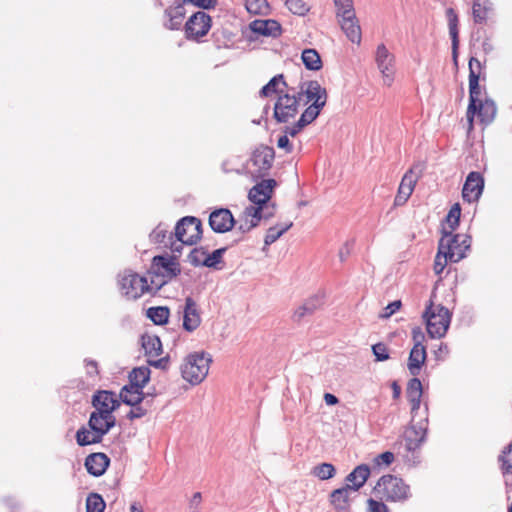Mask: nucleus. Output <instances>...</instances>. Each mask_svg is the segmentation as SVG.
I'll use <instances>...</instances> for the list:
<instances>
[{"label":"nucleus","mask_w":512,"mask_h":512,"mask_svg":"<svg viewBox=\"0 0 512 512\" xmlns=\"http://www.w3.org/2000/svg\"><path fill=\"white\" fill-rule=\"evenodd\" d=\"M426 347L413 346L408 358V370L411 375L417 376L426 361Z\"/></svg>","instance_id":"29"},{"label":"nucleus","mask_w":512,"mask_h":512,"mask_svg":"<svg viewBox=\"0 0 512 512\" xmlns=\"http://www.w3.org/2000/svg\"><path fill=\"white\" fill-rule=\"evenodd\" d=\"M367 508L369 512H389V509L384 502L372 498L367 500Z\"/></svg>","instance_id":"53"},{"label":"nucleus","mask_w":512,"mask_h":512,"mask_svg":"<svg viewBox=\"0 0 512 512\" xmlns=\"http://www.w3.org/2000/svg\"><path fill=\"white\" fill-rule=\"evenodd\" d=\"M417 180L418 178L412 170H409L404 174L395 197L396 205H403L408 201L414 191Z\"/></svg>","instance_id":"23"},{"label":"nucleus","mask_w":512,"mask_h":512,"mask_svg":"<svg viewBox=\"0 0 512 512\" xmlns=\"http://www.w3.org/2000/svg\"><path fill=\"white\" fill-rule=\"evenodd\" d=\"M312 312V309L311 308H308L307 305H302L300 307H298L295 312H294V317L300 319L302 317H304L306 314H309Z\"/></svg>","instance_id":"59"},{"label":"nucleus","mask_w":512,"mask_h":512,"mask_svg":"<svg viewBox=\"0 0 512 512\" xmlns=\"http://www.w3.org/2000/svg\"><path fill=\"white\" fill-rule=\"evenodd\" d=\"M338 23L346 38L357 47L362 41V31L356 14L338 18Z\"/></svg>","instance_id":"18"},{"label":"nucleus","mask_w":512,"mask_h":512,"mask_svg":"<svg viewBox=\"0 0 512 512\" xmlns=\"http://www.w3.org/2000/svg\"><path fill=\"white\" fill-rule=\"evenodd\" d=\"M147 413L146 409L138 405L132 406V409L128 413V418L133 420L145 416Z\"/></svg>","instance_id":"57"},{"label":"nucleus","mask_w":512,"mask_h":512,"mask_svg":"<svg viewBox=\"0 0 512 512\" xmlns=\"http://www.w3.org/2000/svg\"><path fill=\"white\" fill-rule=\"evenodd\" d=\"M292 225L293 223L291 221H287L270 227L265 235V245H271L276 242L286 231L292 227Z\"/></svg>","instance_id":"41"},{"label":"nucleus","mask_w":512,"mask_h":512,"mask_svg":"<svg viewBox=\"0 0 512 512\" xmlns=\"http://www.w3.org/2000/svg\"><path fill=\"white\" fill-rule=\"evenodd\" d=\"M401 308V301L397 300V301H393L391 303H389L385 308H384V312L382 314V317L383 318H389L390 316H392L394 313H396L399 309Z\"/></svg>","instance_id":"55"},{"label":"nucleus","mask_w":512,"mask_h":512,"mask_svg":"<svg viewBox=\"0 0 512 512\" xmlns=\"http://www.w3.org/2000/svg\"><path fill=\"white\" fill-rule=\"evenodd\" d=\"M110 460L104 453H93L87 456L85 467L89 474L99 477L105 473Z\"/></svg>","instance_id":"25"},{"label":"nucleus","mask_w":512,"mask_h":512,"mask_svg":"<svg viewBox=\"0 0 512 512\" xmlns=\"http://www.w3.org/2000/svg\"><path fill=\"white\" fill-rule=\"evenodd\" d=\"M375 63L384 86L391 87L396 78L395 56L384 44H379L375 51Z\"/></svg>","instance_id":"10"},{"label":"nucleus","mask_w":512,"mask_h":512,"mask_svg":"<svg viewBox=\"0 0 512 512\" xmlns=\"http://www.w3.org/2000/svg\"><path fill=\"white\" fill-rule=\"evenodd\" d=\"M323 398H324V402L328 406H334V405L338 404V402H339L338 398L334 394H331V393H325Z\"/></svg>","instance_id":"60"},{"label":"nucleus","mask_w":512,"mask_h":512,"mask_svg":"<svg viewBox=\"0 0 512 512\" xmlns=\"http://www.w3.org/2000/svg\"><path fill=\"white\" fill-rule=\"evenodd\" d=\"M209 225L213 231L225 233L235 225V219L230 210L220 208L210 214Z\"/></svg>","instance_id":"17"},{"label":"nucleus","mask_w":512,"mask_h":512,"mask_svg":"<svg viewBox=\"0 0 512 512\" xmlns=\"http://www.w3.org/2000/svg\"><path fill=\"white\" fill-rule=\"evenodd\" d=\"M176 238L185 245L196 244L202 236V225L195 217L182 218L175 227Z\"/></svg>","instance_id":"11"},{"label":"nucleus","mask_w":512,"mask_h":512,"mask_svg":"<svg viewBox=\"0 0 512 512\" xmlns=\"http://www.w3.org/2000/svg\"><path fill=\"white\" fill-rule=\"evenodd\" d=\"M492 8L489 0H475L472 6L473 19L476 23H483L488 18V13Z\"/></svg>","instance_id":"39"},{"label":"nucleus","mask_w":512,"mask_h":512,"mask_svg":"<svg viewBox=\"0 0 512 512\" xmlns=\"http://www.w3.org/2000/svg\"><path fill=\"white\" fill-rule=\"evenodd\" d=\"M201 324V316L195 301L188 297L185 300V307L183 310V328L192 332L196 330Z\"/></svg>","instance_id":"22"},{"label":"nucleus","mask_w":512,"mask_h":512,"mask_svg":"<svg viewBox=\"0 0 512 512\" xmlns=\"http://www.w3.org/2000/svg\"><path fill=\"white\" fill-rule=\"evenodd\" d=\"M87 372L89 374H96L97 373V365L93 361H88L86 363Z\"/></svg>","instance_id":"61"},{"label":"nucleus","mask_w":512,"mask_h":512,"mask_svg":"<svg viewBox=\"0 0 512 512\" xmlns=\"http://www.w3.org/2000/svg\"><path fill=\"white\" fill-rule=\"evenodd\" d=\"M93 406L96 412L113 415V412L119 407L120 402L116 394L110 391H98L93 396Z\"/></svg>","instance_id":"16"},{"label":"nucleus","mask_w":512,"mask_h":512,"mask_svg":"<svg viewBox=\"0 0 512 512\" xmlns=\"http://www.w3.org/2000/svg\"><path fill=\"white\" fill-rule=\"evenodd\" d=\"M130 510H131V512H144L142 506L137 503H133L130 506Z\"/></svg>","instance_id":"63"},{"label":"nucleus","mask_w":512,"mask_h":512,"mask_svg":"<svg viewBox=\"0 0 512 512\" xmlns=\"http://www.w3.org/2000/svg\"><path fill=\"white\" fill-rule=\"evenodd\" d=\"M277 147L284 150L287 153L292 152L293 147L290 144V140L288 138V135H281L277 140Z\"/></svg>","instance_id":"56"},{"label":"nucleus","mask_w":512,"mask_h":512,"mask_svg":"<svg viewBox=\"0 0 512 512\" xmlns=\"http://www.w3.org/2000/svg\"><path fill=\"white\" fill-rule=\"evenodd\" d=\"M311 474L321 480H329L336 475V468L331 463H320L312 468Z\"/></svg>","instance_id":"42"},{"label":"nucleus","mask_w":512,"mask_h":512,"mask_svg":"<svg viewBox=\"0 0 512 512\" xmlns=\"http://www.w3.org/2000/svg\"><path fill=\"white\" fill-rule=\"evenodd\" d=\"M394 461V454L390 451H386V452H383L379 455H377L374 459H373V464L374 466L376 467H382V466H389L393 463Z\"/></svg>","instance_id":"51"},{"label":"nucleus","mask_w":512,"mask_h":512,"mask_svg":"<svg viewBox=\"0 0 512 512\" xmlns=\"http://www.w3.org/2000/svg\"><path fill=\"white\" fill-rule=\"evenodd\" d=\"M286 8L294 15L304 16L310 11V6L304 0H285Z\"/></svg>","instance_id":"45"},{"label":"nucleus","mask_w":512,"mask_h":512,"mask_svg":"<svg viewBox=\"0 0 512 512\" xmlns=\"http://www.w3.org/2000/svg\"><path fill=\"white\" fill-rule=\"evenodd\" d=\"M170 311L167 307H151L147 310V317L157 325H164L168 322Z\"/></svg>","instance_id":"43"},{"label":"nucleus","mask_w":512,"mask_h":512,"mask_svg":"<svg viewBox=\"0 0 512 512\" xmlns=\"http://www.w3.org/2000/svg\"><path fill=\"white\" fill-rule=\"evenodd\" d=\"M370 475V468L366 464L358 465L346 477V487L353 492L358 491L366 483Z\"/></svg>","instance_id":"26"},{"label":"nucleus","mask_w":512,"mask_h":512,"mask_svg":"<svg viewBox=\"0 0 512 512\" xmlns=\"http://www.w3.org/2000/svg\"><path fill=\"white\" fill-rule=\"evenodd\" d=\"M150 279L163 282L166 284L175 277L179 272V265L173 257L155 256L152 261Z\"/></svg>","instance_id":"13"},{"label":"nucleus","mask_w":512,"mask_h":512,"mask_svg":"<svg viewBox=\"0 0 512 512\" xmlns=\"http://www.w3.org/2000/svg\"><path fill=\"white\" fill-rule=\"evenodd\" d=\"M212 356L204 351H196L188 354L180 366L182 378L195 386L202 383L210 370Z\"/></svg>","instance_id":"3"},{"label":"nucleus","mask_w":512,"mask_h":512,"mask_svg":"<svg viewBox=\"0 0 512 512\" xmlns=\"http://www.w3.org/2000/svg\"><path fill=\"white\" fill-rule=\"evenodd\" d=\"M275 186V180L266 179L257 183L250 189L248 198L255 205V208H260V211H263L264 206L267 205L272 196Z\"/></svg>","instance_id":"14"},{"label":"nucleus","mask_w":512,"mask_h":512,"mask_svg":"<svg viewBox=\"0 0 512 512\" xmlns=\"http://www.w3.org/2000/svg\"><path fill=\"white\" fill-rule=\"evenodd\" d=\"M300 109V99L296 95L284 93L278 96L274 104V117L277 122L286 123L294 119Z\"/></svg>","instance_id":"12"},{"label":"nucleus","mask_w":512,"mask_h":512,"mask_svg":"<svg viewBox=\"0 0 512 512\" xmlns=\"http://www.w3.org/2000/svg\"><path fill=\"white\" fill-rule=\"evenodd\" d=\"M343 250H344V248H342V249L340 250V252H339V256H340V259H341L342 261H343V260L346 258V256L349 254V250H348V249H347L346 253H345Z\"/></svg>","instance_id":"64"},{"label":"nucleus","mask_w":512,"mask_h":512,"mask_svg":"<svg viewBox=\"0 0 512 512\" xmlns=\"http://www.w3.org/2000/svg\"><path fill=\"white\" fill-rule=\"evenodd\" d=\"M460 216H461L460 204L455 203L451 206V208L445 218L444 224L442 226V234L444 232L453 233L459 226Z\"/></svg>","instance_id":"34"},{"label":"nucleus","mask_w":512,"mask_h":512,"mask_svg":"<svg viewBox=\"0 0 512 512\" xmlns=\"http://www.w3.org/2000/svg\"><path fill=\"white\" fill-rule=\"evenodd\" d=\"M500 461L503 473L512 475V444L503 451Z\"/></svg>","instance_id":"49"},{"label":"nucleus","mask_w":512,"mask_h":512,"mask_svg":"<svg viewBox=\"0 0 512 512\" xmlns=\"http://www.w3.org/2000/svg\"><path fill=\"white\" fill-rule=\"evenodd\" d=\"M120 398L123 403L129 406H135L142 402L144 393L142 389L128 384L122 388L120 392Z\"/></svg>","instance_id":"32"},{"label":"nucleus","mask_w":512,"mask_h":512,"mask_svg":"<svg viewBox=\"0 0 512 512\" xmlns=\"http://www.w3.org/2000/svg\"><path fill=\"white\" fill-rule=\"evenodd\" d=\"M142 347L148 358V363L159 367L162 360L158 357L162 354V343L157 335L144 334L142 336Z\"/></svg>","instance_id":"19"},{"label":"nucleus","mask_w":512,"mask_h":512,"mask_svg":"<svg viewBox=\"0 0 512 512\" xmlns=\"http://www.w3.org/2000/svg\"><path fill=\"white\" fill-rule=\"evenodd\" d=\"M106 503L98 493H90L86 499V512H104Z\"/></svg>","instance_id":"44"},{"label":"nucleus","mask_w":512,"mask_h":512,"mask_svg":"<svg viewBox=\"0 0 512 512\" xmlns=\"http://www.w3.org/2000/svg\"><path fill=\"white\" fill-rule=\"evenodd\" d=\"M423 320L429 337L440 339L446 335L449 329L451 314L446 307L441 304L436 305L431 300L423 313Z\"/></svg>","instance_id":"5"},{"label":"nucleus","mask_w":512,"mask_h":512,"mask_svg":"<svg viewBox=\"0 0 512 512\" xmlns=\"http://www.w3.org/2000/svg\"><path fill=\"white\" fill-rule=\"evenodd\" d=\"M471 246V238L467 234L444 232L439 240L438 248L445 252L452 263L464 259Z\"/></svg>","instance_id":"8"},{"label":"nucleus","mask_w":512,"mask_h":512,"mask_svg":"<svg viewBox=\"0 0 512 512\" xmlns=\"http://www.w3.org/2000/svg\"><path fill=\"white\" fill-rule=\"evenodd\" d=\"M186 16L185 4L181 2L174 3L164 11V26L169 30H178L183 25Z\"/></svg>","instance_id":"20"},{"label":"nucleus","mask_w":512,"mask_h":512,"mask_svg":"<svg viewBox=\"0 0 512 512\" xmlns=\"http://www.w3.org/2000/svg\"><path fill=\"white\" fill-rule=\"evenodd\" d=\"M425 431L422 429H417L415 427H410L405 432V442L408 450L413 451L417 449L420 444L424 441Z\"/></svg>","instance_id":"40"},{"label":"nucleus","mask_w":512,"mask_h":512,"mask_svg":"<svg viewBox=\"0 0 512 512\" xmlns=\"http://www.w3.org/2000/svg\"><path fill=\"white\" fill-rule=\"evenodd\" d=\"M286 87V82L282 74L276 75L270 79V81L264 85L260 91V94L264 97L272 96L276 93H283Z\"/></svg>","instance_id":"37"},{"label":"nucleus","mask_w":512,"mask_h":512,"mask_svg":"<svg viewBox=\"0 0 512 512\" xmlns=\"http://www.w3.org/2000/svg\"><path fill=\"white\" fill-rule=\"evenodd\" d=\"M449 262H452V260L448 259V256L445 254V252L438 248L433 264L434 273L440 276Z\"/></svg>","instance_id":"47"},{"label":"nucleus","mask_w":512,"mask_h":512,"mask_svg":"<svg viewBox=\"0 0 512 512\" xmlns=\"http://www.w3.org/2000/svg\"><path fill=\"white\" fill-rule=\"evenodd\" d=\"M249 29L258 35L277 38L282 34L281 24L274 19H257L249 24Z\"/></svg>","instance_id":"21"},{"label":"nucleus","mask_w":512,"mask_h":512,"mask_svg":"<svg viewBox=\"0 0 512 512\" xmlns=\"http://www.w3.org/2000/svg\"><path fill=\"white\" fill-rule=\"evenodd\" d=\"M212 28V17L205 11H196L184 23V36L188 41L200 42Z\"/></svg>","instance_id":"9"},{"label":"nucleus","mask_w":512,"mask_h":512,"mask_svg":"<svg viewBox=\"0 0 512 512\" xmlns=\"http://www.w3.org/2000/svg\"><path fill=\"white\" fill-rule=\"evenodd\" d=\"M301 60L305 68L310 71H319L323 66L322 59L315 49H304Z\"/></svg>","instance_id":"33"},{"label":"nucleus","mask_w":512,"mask_h":512,"mask_svg":"<svg viewBox=\"0 0 512 512\" xmlns=\"http://www.w3.org/2000/svg\"><path fill=\"white\" fill-rule=\"evenodd\" d=\"M449 354V347L445 343H441L438 348L434 351L435 358L437 360H444Z\"/></svg>","instance_id":"58"},{"label":"nucleus","mask_w":512,"mask_h":512,"mask_svg":"<svg viewBox=\"0 0 512 512\" xmlns=\"http://www.w3.org/2000/svg\"><path fill=\"white\" fill-rule=\"evenodd\" d=\"M336 7V17L341 18L355 14L353 0H333Z\"/></svg>","instance_id":"46"},{"label":"nucleus","mask_w":512,"mask_h":512,"mask_svg":"<svg viewBox=\"0 0 512 512\" xmlns=\"http://www.w3.org/2000/svg\"><path fill=\"white\" fill-rule=\"evenodd\" d=\"M274 160V151L268 146H260L253 152L252 162L258 171L268 170Z\"/></svg>","instance_id":"27"},{"label":"nucleus","mask_w":512,"mask_h":512,"mask_svg":"<svg viewBox=\"0 0 512 512\" xmlns=\"http://www.w3.org/2000/svg\"><path fill=\"white\" fill-rule=\"evenodd\" d=\"M298 98H302L307 108L302 112L305 119L315 121L325 107L328 93L324 86L317 80H310L302 84Z\"/></svg>","instance_id":"4"},{"label":"nucleus","mask_w":512,"mask_h":512,"mask_svg":"<svg viewBox=\"0 0 512 512\" xmlns=\"http://www.w3.org/2000/svg\"><path fill=\"white\" fill-rule=\"evenodd\" d=\"M353 491L349 487H342L332 491L330 494V503L336 509L340 511H346L350 506V496Z\"/></svg>","instance_id":"30"},{"label":"nucleus","mask_w":512,"mask_h":512,"mask_svg":"<svg viewBox=\"0 0 512 512\" xmlns=\"http://www.w3.org/2000/svg\"><path fill=\"white\" fill-rule=\"evenodd\" d=\"M246 11L251 15L268 16L272 12V7L268 0H245Z\"/></svg>","instance_id":"35"},{"label":"nucleus","mask_w":512,"mask_h":512,"mask_svg":"<svg viewBox=\"0 0 512 512\" xmlns=\"http://www.w3.org/2000/svg\"><path fill=\"white\" fill-rule=\"evenodd\" d=\"M373 491L381 500L389 502H404L411 496L410 486L403 479L390 474L382 476Z\"/></svg>","instance_id":"6"},{"label":"nucleus","mask_w":512,"mask_h":512,"mask_svg":"<svg viewBox=\"0 0 512 512\" xmlns=\"http://www.w3.org/2000/svg\"><path fill=\"white\" fill-rule=\"evenodd\" d=\"M484 179L478 172H470L462 189V197L465 201L476 202L482 195Z\"/></svg>","instance_id":"15"},{"label":"nucleus","mask_w":512,"mask_h":512,"mask_svg":"<svg viewBox=\"0 0 512 512\" xmlns=\"http://www.w3.org/2000/svg\"><path fill=\"white\" fill-rule=\"evenodd\" d=\"M150 369L148 367L134 368L129 374V384L143 390L150 380Z\"/></svg>","instance_id":"38"},{"label":"nucleus","mask_w":512,"mask_h":512,"mask_svg":"<svg viewBox=\"0 0 512 512\" xmlns=\"http://www.w3.org/2000/svg\"><path fill=\"white\" fill-rule=\"evenodd\" d=\"M411 334H412V339L414 342L413 346L425 347L423 344V342L425 340V335L420 327L413 328Z\"/></svg>","instance_id":"54"},{"label":"nucleus","mask_w":512,"mask_h":512,"mask_svg":"<svg viewBox=\"0 0 512 512\" xmlns=\"http://www.w3.org/2000/svg\"><path fill=\"white\" fill-rule=\"evenodd\" d=\"M422 394L423 387L421 381L416 377L409 380L407 385V399L411 405L412 413L420 409Z\"/></svg>","instance_id":"28"},{"label":"nucleus","mask_w":512,"mask_h":512,"mask_svg":"<svg viewBox=\"0 0 512 512\" xmlns=\"http://www.w3.org/2000/svg\"><path fill=\"white\" fill-rule=\"evenodd\" d=\"M372 352L377 361H386L389 359V351L385 344L376 343L372 346Z\"/></svg>","instance_id":"52"},{"label":"nucleus","mask_w":512,"mask_h":512,"mask_svg":"<svg viewBox=\"0 0 512 512\" xmlns=\"http://www.w3.org/2000/svg\"><path fill=\"white\" fill-rule=\"evenodd\" d=\"M116 419L114 415H106L92 412L88 421V428L82 427L76 433V440L80 446L99 443L103 436L114 427Z\"/></svg>","instance_id":"2"},{"label":"nucleus","mask_w":512,"mask_h":512,"mask_svg":"<svg viewBox=\"0 0 512 512\" xmlns=\"http://www.w3.org/2000/svg\"><path fill=\"white\" fill-rule=\"evenodd\" d=\"M262 216L263 213L260 211V208H255L254 206L246 207L239 216L238 229L244 233L249 232L259 224Z\"/></svg>","instance_id":"24"},{"label":"nucleus","mask_w":512,"mask_h":512,"mask_svg":"<svg viewBox=\"0 0 512 512\" xmlns=\"http://www.w3.org/2000/svg\"><path fill=\"white\" fill-rule=\"evenodd\" d=\"M313 121L305 119V116L302 114L300 115V118L298 121L292 125L288 126L284 129V135H288V138L295 137L304 127L311 124Z\"/></svg>","instance_id":"48"},{"label":"nucleus","mask_w":512,"mask_h":512,"mask_svg":"<svg viewBox=\"0 0 512 512\" xmlns=\"http://www.w3.org/2000/svg\"><path fill=\"white\" fill-rule=\"evenodd\" d=\"M223 252L224 249H217L214 250L211 254H206L201 249H195L192 252L191 257L194 259L195 262L201 263L204 266L215 267L218 263H220Z\"/></svg>","instance_id":"31"},{"label":"nucleus","mask_w":512,"mask_h":512,"mask_svg":"<svg viewBox=\"0 0 512 512\" xmlns=\"http://www.w3.org/2000/svg\"><path fill=\"white\" fill-rule=\"evenodd\" d=\"M184 4L192 5L199 11L213 10L218 5L217 0H181Z\"/></svg>","instance_id":"50"},{"label":"nucleus","mask_w":512,"mask_h":512,"mask_svg":"<svg viewBox=\"0 0 512 512\" xmlns=\"http://www.w3.org/2000/svg\"><path fill=\"white\" fill-rule=\"evenodd\" d=\"M446 18L448 21L449 34L452 39V48L454 57L456 56V51L458 48V16L453 8H448L446 10Z\"/></svg>","instance_id":"36"},{"label":"nucleus","mask_w":512,"mask_h":512,"mask_svg":"<svg viewBox=\"0 0 512 512\" xmlns=\"http://www.w3.org/2000/svg\"><path fill=\"white\" fill-rule=\"evenodd\" d=\"M163 286V282L154 281L136 273H125L120 279V289L128 299H138L146 293H155Z\"/></svg>","instance_id":"7"},{"label":"nucleus","mask_w":512,"mask_h":512,"mask_svg":"<svg viewBox=\"0 0 512 512\" xmlns=\"http://www.w3.org/2000/svg\"><path fill=\"white\" fill-rule=\"evenodd\" d=\"M480 62L471 58L469 61V105L467 108V121L469 129L473 128V121L475 116L478 117L480 122L484 125L491 123L496 116L495 103L488 99L482 98L481 89L479 86V70Z\"/></svg>","instance_id":"1"},{"label":"nucleus","mask_w":512,"mask_h":512,"mask_svg":"<svg viewBox=\"0 0 512 512\" xmlns=\"http://www.w3.org/2000/svg\"><path fill=\"white\" fill-rule=\"evenodd\" d=\"M391 387H392V390H393V397L394 398H399V396L401 394L400 386L396 382H393Z\"/></svg>","instance_id":"62"}]
</instances>
